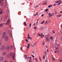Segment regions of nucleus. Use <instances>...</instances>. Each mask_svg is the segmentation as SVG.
I'll return each mask as SVG.
<instances>
[{
  "mask_svg": "<svg viewBox=\"0 0 62 62\" xmlns=\"http://www.w3.org/2000/svg\"><path fill=\"white\" fill-rule=\"evenodd\" d=\"M37 15H38V14H35V16H37Z\"/></svg>",
  "mask_w": 62,
  "mask_h": 62,
  "instance_id": "nucleus-43",
  "label": "nucleus"
},
{
  "mask_svg": "<svg viewBox=\"0 0 62 62\" xmlns=\"http://www.w3.org/2000/svg\"><path fill=\"white\" fill-rule=\"evenodd\" d=\"M45 22V21H44L43 22L41 23V24H43Z\"/></svg>",
  "mask_w": 62,
  "mask_h": 62,
  "instance_id": "nucleus-18",
  "label": "nucleus"
},
{
  "mask_svg": "<svg viewBox=\"0 0 62 62\" xmlns=\"http://www.w3.org/2000/svg\"><path fill=\"white\" fill-rule=\"evenodd\" d=\"M45 55H44L43 57V59H44L43 60H44V58H45Z\"/></svg>",
  "mask_w": 62,
  "mask_h": 62,
  "instance_id": "nucleus-27",
  "label": "nucleus"
},
{
  "mask_svg": "<svg viewBox=\"0 0 62 62\" xmlns=\"http://www.w3.org/2000/svg\"><path fill=\"white\" fill-rule=\"evenodd\" d=\"M2 54L3 55H6V52H4L2 53Z\"/></svg>",
  "mask_w": 62,
  "mask_h": 62,
  "instance_id": "nucleus-22",
  "label": "nucleus"
},
{
  "mask_svg": "<svg viewBox=\"0 0 62 62\" xmlns=\"http://www.w3.org/2000/svg\"><path fill=\"white\" fill-rule=\"evenodd\" d=\"M31 56H32V57H34V56L33 55H32Z\"/></svg>",
  "mask_w": 62,
  "mask_h": 62,
  "instance_id": "nucleus-45",
  "label": "nucleus"
},
{
  "mask_svg": "<svg viewBox=\"0 0 62 62\" xmlns=\"http://www.w3.org/2000/svg\"><path fill=\"white\" fill-rule=\"evenodd\" d=\"M28 46H30V44H28Z\"/></svg>",
  "mask_w": 62,
  "mask_h": 62,
  "instance_id": "nucleus-48",
  "label": "nucleus"
},
{
  "mask_svg": "<svg viewBox=\"0 0 62 62\" xmlns=\"http://www.w3.org/2000/svg\"><path fill=\"white\" fill-rule=\"evenodd\" d=\"M20 49L21 50H23V48L22 47Z\"/></svg>",
  "mask_w": 62,
  "mask_h": 62,
  "instance_id": "nucleus-44",
  "label": "nucleus"
},
{
  "mask_svg": "<svg viewBox=\"0 0 62 62\" xmlns=\"http://www.w3.org/2000/svg\"><path fill=\"white\" fill-rule=\"evenodd\" d=\"M39 18H38V19L37 20V22H38V21H39Z\"/></svg>",
  "mask_w": 62,
  "mask_h": 62,
  "instance_id": "nucleus-55",
  "label": "nucleus"
},
{
  "mask_svg": "<svg viewBox=\"0 0 62 62\" xmlns=\"http://www.w3.org/2000/svg\"><path fill=\"white\" fill-rule=\"evenodd\" d=\"M27 58L28 59H30V60H32V57H27Z\"/></svg>",
  "mask_w": 62,
  "mask_h": 62,
  "instance_id": "nucleus-13",
  "label": "nucleus"
},
{
  "mask_svg": "<svg viewBox=\"0 0 62 62\" xmlns=\"http://www.w3.org/2000/svg\"><path fill=\"white\" fill-rule=\"evenodd\" d=\"M42 44L43 45H45V42H43Z\"/></svg>",
  "mask_w": 62,
  "mask_h": 62,
  "instance_id": "nucleus-21",
  "label": "nucleus"
},
{
  "mask_svg": "<svg viewBox=\"0 0 62 62\" xmlns=\"http://www.w3.org/2000/svg\"><path fill=\"white\" fill-rule=\"evenodd\" d=\"M61 16V15H58V16H57V17H60Z\"/></svg>",
  "mask_w": 62,
  "mask_h": 62,
  "instance_id": "nucleus-19",
  "label": "nucleus"
},
{
  "mask_svg": "<svg viewBox=\"0 0 62 62\" xmlns=\"http://www.w3.org/2000/svg\"><path fill=\"white\" fill-rule=\"evenodd\" d=\"M46 62H48V58H46Z\"/></svg>",
  "mask_w": 62,
  "mask_h": 62,
  "instance_id": "nucleus-42",
  "label": "nucleus"
},
{
  "mask_svg": "<svg viewBox=\"0 0 62 62\" xmlns=\"http://www.w3.org/2000/svg\"><path fill=\"white\" fill-rule=\"evenodd\" d=\"M50 40H53V38L52 37H50Z\"/></svg>",
  "mask_w": 62,
  "mask_h": 62,
  "instance_id": "nucleus-12",
  "label": "nucleus"
},
{
  "mask_svg": "<svg viewBox=\"0 0 62 62\" xmlns=\"http://www.w3.org/2000/svg\"><path fill=\"white\" fill-rule=\"evenodd\" d=\"M6 33L5 32H4L2 34V37L4 39H5V41H7L8 40V37L6 36Z\"/></svg>",
  "mask_w": 62,
  "mask_h": 62,
  "instance_id": "nucleus-1",
  "label": "nucleus"
},
{
  "mask_svg": "<svg viewBox=\"0 0 62 62\" xmlns=\"http://www.w3.org/2000/svg\"><path fill=\"white\" fill-rule=\"evenodd\" d=\"M40 4H41V3L39 4V5H40Z\"/></svg>",
  "mask_w": 62,
  "mask_h": 62,
  "instance_id": "nucleus-63",
  "label": "nucleus"
},
{
  "mask_svg": "<svg viewBox=\"0 0 62 62\" xmlns=\"http://www.w3.org/2000/svg\"><path fill=\"white\" fill-rule=\"evenodd\" d=\"M7 50H8V51H9V49H10V47H9V46H8L7 47Z\"/></svg>",
  "mask_w": 62,
  "mask_h": 62,
  "instance_id": "nucleus-10",
  "label": "nucleus"
},
{
  "mask_svg": "<svg viewBox=\"0 0 62 62\" xmlns=\"http://www.w3.org/2000/svg\"><path fill=\"white\" fill-rule=\"evenodd\" d=\"M38 36H39V37H40V36H41V38H43V37H44V35H43V34L42 33L40 34L39 33H38Z\"/></svg>",
  "mask_w": 62,
  "mask_h": 62,
  "instance_id": "nucleus-2",
  "label": "nucleus"
},
{
  "mask_svg": "<svg viewBox=\"0 0 62 62\" xmlns=\"http://www.w3.org/2000/svg\"><path fill=\"white\" fill-rule=\"evenodd\" d=\"M35 60H36V62H38V60L37 59V58H35Z\"/></svg>",
  "mask_w": 62,
  "mask_h": 62,
  "instance_id": "nucleus-28",
  "label": "nucleus"
},
{
  "mask_svg": "<svg viewBox=\"0 0 62 62\" xmlns=\"http://www.w3.org/2000/svg\"><path fill=\"white\" fill-rule=\"evenodd\" d=\"M53 59L54 61H55V60L53 58Z\"/></svg>",
  "mask_w": 62,
  "mask_h": 62,
  "instance_id": "nucleus-47",
  "label": "nucleus"
},
{
  "mask_svg": "<svg viewBox=\"0 0 62 62\" xmlns=\"http://www.w3.org/2000/svg\"><path fill=\"white\" fill-rule=\"evenodd\" d=\"M31 53H34V52L33 51H31Z\"/></svg>",
  "mask_w": 62,
  "mask_h": 62,
  "instance_id": "nucleus-49",
  "label": "nucleus"
},
{
  "mask_svg": "<svg viewBox=\"0 0 62 62\" xmlns=\"http://www.w3.org/2000/svg\"><path fill=\"white\" fill-rule=\"evenodd\" d=\"M52 7V5H49L48 6V8H51V7Z\"/></svg>",
  "mask_w": 62,
  "mask_h": 62,
  "instance_id": "nucleus-20",
  "label": "nucleus"
},
{
  "mask_svg": "<svg viewBox=\"0 0 62 62\" xmlns=\"http://www.w3.org/2000/svg\"><path fill=\"white\" fill-rule=\"evenodd\" d=\"M31 47H34V46H33V44H31Z\"/></svg>",
  "mask_w": 62,
  "mask_h": 62,
  "instance_id": "nucleus-29",
  "label": "nucleus"
},
{
  "mask_svg": "<svg viewBox=\"0 0 62 62\" xmlns=\"http://www.w3.org/2000/svg\"><path fill=\"white\" fill-rule=\"evenodd\" d=\"M2 1H5V0H1Z\"/></svg>",
  "mask_w": 62,
  "mask_h": 62,
  "instance_id": "nucleus-60",
  "label": "nucleus"
},
{
  "mask_svg": "<svg viewBox=\"0 0 62 62\" xmlns=\"http://www.w3.org/2000/svg\"><path fill=\"white\" fill-rule=\"evenodd\" d=\"M45 54H46V51H45Z\"/></svg>",
  "mask_w": 62,
  "mask_h": 62,
  "instance_id": "nucleus-52",
  "label": "nucleus"
},
{
  "mask_svg": "<svg viewBox=\"0 0 62 62\" xmlns=\"http://www.w3.org/2000/svg\"><path fill=\"white\" fill-rule=\"evenodd\" d=\"M5 49H6V46H1V48H0V50L3 51L4 50H5Z\"/></svg>",
  "mask_w": 62,
  "mask_h": 62,
  "instance_id": "nucleus-3",
  "label": "nucleus"
},
{
  "mask_svg": "<svg viewBox=\"0 0 62 62\" xmlns=\"http://www.w3.org/2000/svg\"><path fill=\"white\" fill-rule=\"evenodd\" d=\"M7 24L8 25V24H9V20H7V22H6Z\"/></svg>",
  "mask_w": 62,
  "mask_h": 62,
  "instance_id": "nucleus-9",
  "label": "nucleus"
},
{
  "mask_svg": "<svg viewBox=\"0 0 62 62\" xmlns=\"http://www.w3.org/2000/svg\"><path fill=\"white\" fill-rule=\"evenodd\" d=\"M28 39H32V38L29 37H28Z\"/></svg>",
  "mask_w": 62,
  "mask_h": 62,
  "instance_id": "nucleus-16",
  "label": "nucleus"
},
{
  "mask_svg": "<svg viewBox=\"0 0 62 62\" xmlns=\"http://www.w3.org/2000/svg\"><path fill=\"white\" fill-rule=\"evenodd\" d=\"M3 59H4V58H3V57H0V61H3Z\"/></svg>",
  "mask_w": 62,
  "mask_h": 62,
  "instance_id": "nucleus-5",
  "label": "nucleus"
},
{
  "mask_svg": "<svg viewBox=\"0 0 62 62\" xmlns=\"http://www.w3.org/2000/svg\"><path fill=\"white\" fill-rule=\"evenodd\" d=\"M54 14H51V13H49V14L48 15L49 16V17H51L52 16H53L54 15Z\"/></svg>",
  "mask_w": 62,
  "mask_h": 62,
  "instance_id": "nucleus-4",
  "label": "nucleus"
},
{
  "mask_svg": "<svg viewBox=\"0 0 62 62\" xmlns=\"http://www.w3.org/2000/svg\"><path fill=\"white\" fill-rule=\"evenodd\" d=\"M59 61L60 62H62V60H60Z\"/></svg>",
  "mask_w": 62,
  "mask_h": 62,
  "instance_id": "nucleus-31",
  "label": "nucleus"
},
{
  "mask_svg": "<svg viewBox=\"0 0 62 62\" xmlns=\"http://www.w3.org/2000/svg\"><path fill=\"white\" fill-rule=\"evenodd\" d=\"M25 59H27V56H26V55H25Z\"/></svg>",
  "mask_w": 62,
  "mask_h": 62,
  "instance_id": "nucleus-24",
  "label": "nucleus"
},
{
  "mask_svg": "<svg viewBox=\"0 0 62 62\" xmlns=\"http://www.w3.org/2000/svg\"><path fill=\"white\" fill-rule=\"evenodd\" d=\"M60 13H62V11H61L60 12Z\"/></svg>",
  "mask_w": 62,
  "mask_h": 62,
  "instance_id": "nucleus-62",
  "label": "nucleus"
},
{
  "mask_svg": "<svg viewBox=\"0 0 62 62\" xmlns=\"http://www.w3.org/2000/svg\"><path fill=\"white\" fill-rule=\"evenodd\" d=\"M35 24H34V26H35Z\"/></svg>",
  "mask_w": 62,
  "mask_h": 62,
  "instance_id": "nucleus-59",
  "label": "nucleus"
},
{
  "mask_svg": "<svg viewBox=\"0 0 62 62\" xmlns=\"http://www.w3.org/2000/svg\"><path fill=\"white\" fill-rule=\"evenodd\" d=\"M38 7H39V6H36V8H38Z\"/></svg>",
  "mask_w": 62,
  "mask_h": 62,
  "instance_id": "nucleus-57",
  "label": "nucleus"
},
{
  "mask_svg": "<svg viewBox=\"0 0 62 62\" xmlns=\"http://www.w3.org/2000/svg\"><path fill=\"white\" fill-rule=\"evenodd\" d=\"M12 54H13V53H11L10 54V56H11V55H12Z\"/></svg>",
  "mask_w": 62,
  "mask_h": 62,
  "instance_id": "nucleus-30",
  "label": "nucleus"
},
{
  "mask_svg": "<svg viewBox=\"0 0 62 62\" xmlns=\"http://www.w3.org/2000/svg\"><path fill=\"white\" fill-rule=\"evenodd\" d=\"M28 37H30L29 36V34H28Z\"/></svg>",
  "mask_w": 62,
  "mask_h": 62,
  "instance_id": "nucleus-56",
  "label": "nucleus"
},
{
  "mask_svg": "<svg viewBox=\"0 0 62 62\" xmlns=\"http://www.w3.org/2000/svg\"><path fill=\"white\" fill-rule=\"evenodd\" d=\"M15 54H13V56H12V58H13V59L14 60H15Z\"/></svg>",
  "mask_w": 62,
  "mask_h": 62,
  "instance_id": "nucleus-11",
  "label": "nucleus"
},
{
  "mask_svg": "<svg viewBox=\"0 0 62 62\" xmlns=\"http://www.w3.org/2000/svg\"><path fill=\"white\" fill-rule=\"evenodd\" d=\"M46 40L47 42H49V41H50V39L48 38L47 39H46Z\"/></svg>",
  "mask_w": 62,
  "mask_h": 62,
  "instance_id": "nucleus-7",
  "label": "nucleus"
},
{
  "mask_svg": "<svg viewBox=\"0 0 62 62\" xmlns=\"http://www.w3.org/2000/svg\"><path fill=\"white\" fill-rule=\"evenodd\" d=\"M5 2L6 4H7V0H5Z\"/></svg>",
  "mask_w": 62,
  "mask_h": 62,
  "instance_id": "nucleus-34",
  "label": "nucleus"
},
{
  "mask_svg": "<svg viewBox=\"0 0 62 62\" xmlns=\"http://www.w3.org/2000/svg\"><path fill=\"white\" fill-rule=\"evenodd\" d=\"M2 13H3L2 10H1L0 9V14H2Z\"/></svg>",
  "mask_w": 62,
  "mask_h": 62,
  "instance_id": "nucleus-14",
  "label": "nucleus"
},
{
  "mask_svg": "<svg viewBox=\"0 0 62 62\" xmlns=\"http://www.w3.org/2000/svg\"><path fill=\"white\" fill-rule=\"evenodd\" d=\"M56 4H55L54 5V6H56Z\"/></svg>",
  "mask_w": 62,
  "mask_h": 62,
  "instance_id": "nucleus-50",
  "label": "nucleus"
},
{
  "mask_svg": "<svg viewBox=\"0 0 62 62\" xmlns=\"http://www.w3.org/2000/svg\"><path fill=\"white\" fill-rule=\"evenodd\" d=\"M59 2V1H56V2H55V3H58Z\"/></svg>",
  "mask_w": 62,
  "mask_h": 62,
  "instance_id": "nucleus-39",
  "label": "nucleus"
},
{
  "mask_svg": "<svg viewBox=\"0 0 62 62\" xmlns=\"http://www.w3.org/2000/svg\"><path fill=\"white\" fill-rule=\"evenodd\" d=\"M48 9H46L45 10V11H46V12H47V11H48Z\"/></svg>",
  "mask_w": 62,
  "mask_h": 62,
  "instance_id": "nucleus-23",
  "label": "nucleus"
},
{
  "mask_svg": "<svg viewBox=\"0 0 62 62\" xmlns=\"http://www.w3.org/2000/svg\"><path fill=\"white\" fill-rule=\"evenodd\" d=\"M4 62H8L7 61H4Z\"/></svg>",
  "mask_w": 62,
  "mask_h": 62,
  "instance_id": "nucleus-61",
  "label": "nucleus"
},
{
  "mask_svg": "<svg viewBox=\"0 0 62 62\" xmlns=\"http://www.w3.org/2000/svg\"><path fill=\"white\" fill-rule=\"evenodd\" d=\"M36 44H34L33 45V46H35V45H36Z\"/></svg>",
  "mask_w": 62,
  "mask_h": 62,
  "instance_id": "nucleus-54",
  "label": "nucleus"
},
{
  "mask_svg": "<svg viewBox=\"0 0 62 62\" xmlns=\"http://www.w3.org/2000/svg\"><path fill=\"white\" fill-rule=\"evenodd\" d=\"M39 59H40V60L41 61V58H40V57H39Z\"/></svg>",
  "mask_w": 62,
  "mask_h": 62,
  "instance_id": "nucleus-41",
  "label": "nucleus"
},
{
  "mask_svg": "<svg viewBox=\"0 0 62 62\" xmlns=\"http://www.w3.org/2000/svg\"><path fill=\"white\" fill-rule=\"evenodd\" d=\"M57 51H55L54 52V53H56Z\"/></svg>",
  "mask_w": 62,
  "mask_h": 62,
  "instance_id": "nucleus-51",
  "label": "nucleus"
},
{
  "mask_svg": "<svg viewBox=\"0 0 62 62\" xmlns=\"http://www.w3.org/2000/svg\"><path fill=\"white\" fill-rule=\"evenodd\" d=\"M49 35H46V36L45 38L46 39H47L48 38V37H49Z\"/></svg>",
  "mask_w": 62,
  "mask_h": 62,
  "instance_id": "nucleus-6",
  "label": "nucleus"
},
{
  "mask_svg": "<svg viewBox=\"0 0 62 62\" xmlns=\"http://www.w3.org/2000/svg\"><path fill=\"white\" fill-rule=\"evenodd\" d=\"M3 25H4L3 23H1L0 24V28L1 27H3Z\"/></svg>",
  "mask_w": 62,
  "mask_h": 62,
  "instance_id": "nucleus-8",
  "label": "nucleus"
},
{
  "mask_svg": "<svg viewBox=\"0 0 62 62\" xmlns=\"http://www.w3.org/2000/svg\"><path fill=\"white\" fill-rule=\"evenodd\" d=\"M24 25L25 26H26V22H24Z\"/></svg>",
  "mask_w": 62,
  "mask_h": 62,
  "instance_id": "nucleus-15",
  "label": "nucleus"
},
{
  "mask_svg": "<svg viewBox=\"0 0 62 62\" xmlns=\"http://www.w3.org/2000/svg\"><path fill=\"white\" fill-rule=\"evenodd\" d=\"M12 48H13L12 46H11V50H12Z\"/></svg>",
  "mask_w": 62,
  "mask_h": 62,
  "instance_id": "nucleus-35",
  "label": "nucleus"
},
{
  "mask_svg": "<svg viewBox=\"0 0 62 62\" xmlns=\"http://www.w3.org/2000/svg\"><path fill=\"white\" fill-rule=\"evenodd\" d=\"M29 47H30V46H27V48L28 49H29Z\"/></svg>",
  "mask_w": 62,
  "mask_h": 62,
  "instance_id": "nucleus-38",
  "label": "nucleus"
},
{
  "mask_svg": "<svg viewBox=\"0 0 62 62\" xmlns=\"http://www.w3.org/2000/svg\"><path fill=\"white\" fill-rule=\"evenodd\" d=\"M36 24H38V22L37 21V22L36 23Z\"/></svg>",
  "mask_w": 62,
  "mask_h": 62,
  "instance_id": "nucleus-53",
  "label": "nucleus"
},
{
  "mask_svg": "<svg viewBox=\"0 0 62 62\" xmlns=\"http://www.w3.org/2000/svg\"><path fill=\"white\" fill-rule=\"evenodd\" d=\"M61 2H60L59 3H58V5H60V4H61Z\"/></svg>",
  "mask_w": 62,
  "mask_h": 62,
  "instance_id": "nucleus-32",
  "label": "nucleus"
},
{
  "mask_svg": "<svg viewBox=\"0 0 62 62\" xmlns=\"http://www.w3.org/2000/svg\"><path fill=\"white\" fill-rule=\"evenodd\" d=\"M29 62H32V60H30L29 61Z\"/></svg>",
  "mask_w": 62,
  "mask_h": 62,
  "instance_id": "nucleus-40",
  "label": "nucleus"
},
{
  "mask_svg": "<svg viewBox=\"0 0 62 62\" xmlns=\"http://www.w3.org/2000/svg\"><path fill=\"white\" fill-rule=\"evenodd\" d=\"M1 44H2V42H0V46L1 45Z\"/></svg>",
  "mask_w": 62,
  "mask_h": 62,
  "instance_id": "nucleus-37",
  "label": "nucleus"
},
{
  "mask_svg": "<svg viewBox=\"0 0 62 62\" xmlns=\"http://www.w3.org/2000/svg\"><path fill=\"white\" fill-rule=\"evenodd\" d=\"M34 29H35V30H36V29H37V28H36V27H34Z\"/></svg>",
  "mask_w": 62,
  "mask_h": 62,
  "instance_id": "nucleus-25",
  "label": "nucleus"
},
{
  "mask_svg": "<svg viewBox=\"0 0 62 62\" xmlns=\"http://www.w3.org/2000/svg\"><path fill=\"white\" fill-rule=\"evenodd\" d=\"M43 15H44V14H42L41 15V16H42V17H43Z\"/></svg>",
  "mask_w": 62,
  "mask_h": 62,
  "instance_id": "nucleus-46",
  "label": "nucleus"
},
{
  "mask_svg": "<svg viewBox=\"0 0 62 62\" xmlns=\"http://www.w3.org/2000/svg\"><path fill=\"white\" fill-rule=\"evenodd\" d=\"M61 1L60 0H59V1H58V2H60Z\"/></svg>",
  "mask_w": 62,
  "mask_h": 62,
  "instance_id": "nucleus-64",
  "label": "nucleus"
},
{
  "mask_svg": "<svg viewBox=\"0 0 62 62\" xmlns=\"http://www.w3.org/2000/svg\"><path fill=\"white\" fill-rule=\"evenodd\" d=\"M46 51L47 52H48V49H47Z\"/></svg>",
  "mask_w": 62,
  "mask_h": 62,
  "instance_id": "nucleus-58",
  "label": "nucleus"
},
{
  "mask_svg": "<svg viewBox=\"0 0 62 62\" xmlns=\"http://www.w3.org/2000/svg\"><path fill=\"white\" fill-rule=\"evenodd\" d=\"M25 41H26V42H28V40L27 39H26L25 40Z\"/></svg>",
  "mask_w": 62,
  "mask_h": 62,
  "instance_id": "nucleus-26",
  "label": "nucleus"
},
{
  "mask_svg": "<svg viewBox=\"0 0 62 62\" xmlns=\"http://www.w3.org/2000/svg\"><path fill=\"white\" fill-rule=\"evenodd\" d=\"M49 23V22L48 21H46L45 23V24H48Z\"/></svg>",
  "mask_w": 62,
  "mask_h": 62,
  "instance_id": "nucleus-17",
  "label": "nucleus"
},
{
  "mask_svg": "<svg viewBox=\"0 0 62 62\" xmlns=\"http://www.w3.org/2000/svg\"><path fill=\"white\" fill-rule=\"evenodd\" d=\"M30 27H31V23H30V24H29Z\"/></svg>",
  "mask_w": 62,
  "mask_h": 62,
  "instance_id": "nucleus-33",
  "label": "nucleus"
},
{
  "mask_svg": "<svg viewBox=\"0 0 62 62\" xmlns=\"http://www.w3.org/2000/svg\"><path fill=\"white\" fill-rule=\"evenodd\" d=\"M56 50H58V47H56Z\"/></svg>",
  "mask_w": 62,
  "mask_h": 62,
  "instance_id": "nucleus-36",
  "label": "nucleus"
}]
</instances>
